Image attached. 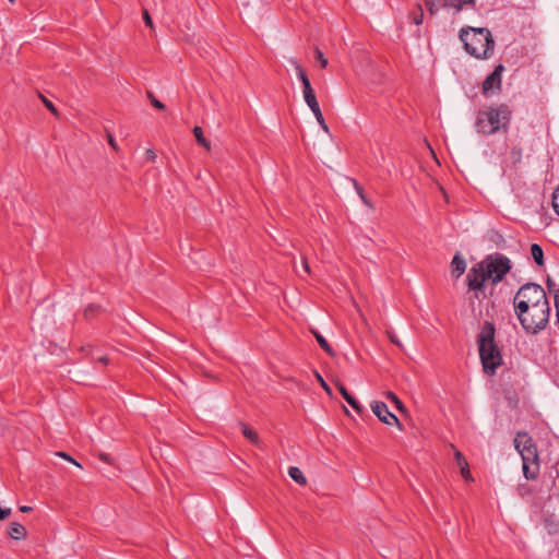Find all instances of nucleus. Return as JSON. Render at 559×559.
I'll return each instance as SVG.
<instances>
[{"label": "nucleus", "instance_id": "21", "mask_svg": "<svg viewBox=\"0 0 559 559\" xmlns=\"http://www.w3.org/2000/svg\"><path fill=\"white\" fill-rule=\"evenodd\" d=\"M240 427H241V430H242V435L250 442H252L253 444L259 447L260 445V440H259L258 432L254 429H252L251 427H249L248 425H246L243 421H240Z\"/></svg>", "mask_w": 559, "mask_h": 559}, {"label": "nucleus", "instance_id": "47", "mask_svg": "<svg viewBox=\"0 0 559 559\" xmlns=\"http://www.w3.org/2000/svg\"><path fill=\"white\" fill-rule=\"evenodd\" d=\"M107 140H108V144H109L114 150H116V151H117V150H118L117 142H116L115 138H114L110 133H108V134H107Z\"/></svg>", "mask_w": 559, "mask_h": 559}, {"label": "nucleus", "instance_id": "37", "mask_svg": "<svg viewBox=\"0 0 559 559\" xmlns=\"http://www.w3.org/2000/svg\"><path fill=\"white\" fill-rule=\"evenodd\" d=\"M142 17H143L145 25L153 29L154 28L153 20L151 17L150 12L146 9L142 10Z\"/></svg>", "mask_w": 559, "mask_h": 559}, {"label": "nucleus", "instance_id": "46", "mask_svg": "<svg viewBox=\"0 0 559 559\" xmlns=\"http://www.w3.org/2000/svg\"><path fill=\"white\" fill-rule=\"evenodd\" d=\"M58 455H59L60 457H63V459H66V460H68V461H70V462H72L74 465H76V466L81 467V465H80V464H79L74 459H72L68 453H66V452H59V453H58Z\"/></svg>", "mask_w": 559, "mask_h": 559}, {"label": "nucleus", "instance_id": "2", "mask_svg": "<svg viewBox=\"0 0 559 559\" xmlns=\"http://www.w3.org/2000/svg\"><path fill=\"white\" fill-rule=\"evenodd\" d=\"M459 37L465 51L477 59H487L493 51L495 40L491 32L486 27H463Z\"/></svg>", "mask_w": 559, "mask_h": 559}, {"label": "nucleus", "instance_id": "32", "mask_svg": "<svg viewBox=\"0 0 559 559\" xmlns=\"http://www.w3.org/2000/svg\"><path fill=\"white\" fill-rule=\"evenodd\" d=\"M39 98L41 99L44 106L55 116L59 117V111L57 107L53 105L51 100H49L47 97H45L43 94H38Z\"/></svg>", "mask_w": 559, "mask_h": 559}, {"label": "nucleus", "instance_id": "44", "mask_svg": "<svg viewBox=\"0 0 559 559\" xmlns=\"http://www.w3.org/2000/svg\"><path fill=\"white\" fill-rule=\"evenodd\" d=\"M316 376H317L318 381H319V382H320V384L322 385V388H323V389H324L329 394H331V389H330V386L328 385V383L323 380V378L321 377V374L317 372V373H316Z\"/></svg>", "mask_w": 559, "mask_h": 559}, {"label": "nucleus", "instance_id": "5", "mask_svg": "<svg viewBox=\"0 0 559 559\" xmlns=\"http://www.w3.org/2000/svg\"><path fill=\"white\" fill-rule=\"evenodd\" d=\"M543 302L549 305V300L544 288L536 283H526L522 285L513 298V308L516 316L527 312L531 307H537Z\"/></svg>", "mask_w": 559, "mask_h": 559}, {"label": "nucleus", "instance_id": "52", "mask_svg": "<svg viewBox=\"0 0 559 559\" xmlns=\"http://www.w3.org/2000/svg\"><path fill=\"white\" fill-rule=\"evenodd\" d=\"M97 361L102 362L103 365H108L109 358L107 356H100L97 358Z\"/></svg>", "mask_w": 559, "mask_h": 559}, {"label": "nucleus", "instance_id": "7", "mask_svg": "<svg viewBox=\"0 0 559 559\" xmlns=\"http://www.w3.org/2000/svg\"><path fill=\"white\" fill-rule=\"evenodd\" d=\"M480 265L485 269L492 286L502 282L506 275L512 270L511 260L499 252L488 254L480 261Z\"/></svg>", "mask_w": 559, "mask_h": 559}, {"label": "nucleus", "instance_id": "41", "mask_svg": "<svg viewBox=\"0 0 559 559\" xmlns=\"http://www.w3.org/2000/svg\"><path fill=\"white\" fill-rule=\"evenodd\" d=\"M145 158L146 160L154 163L157 158V154L155 153L154 150L147 148L145 152Z\"/></svg>", "mask_w": 559, "mask_h": 559}, {"label": "nucleus", "instance_id": "36", "mask_svg": "<svg viewBox=\"0 0 559 559\" xmlns=\"http://www.w3.org/2000/svg\"><path fill=\"white\" fill-rule=\"evenodd\" d=\"M485 289H486L485 285H480L479 287L468 288V290L474 292V298H476V299L486 298Z\"/></svg>", "mask_w": 559, "mask_h": 559}, {"label": "nucleus", "instance_id": "15", "mask_svg": "<svg viewBox=\"0 0 559 559\" xmlns=\"http://www.w3.org/2000/svg\"><path fill=\"white\" fill-rule=\"evenodd\" d=\"M466 270V262L460 255V253L454 254L451 262V273L455 278H459Z\"/></svg>", "mask_w": 559, "mask_h": 559}, {"label": "nucleus", "instance_id": "8", "mask_svg": "<svg viewBox=\"0 0 559 559\" xmlns=\"http://www.w3.org/2000/svg\"><path fill=\"white\" fill-rule=\"evenodd\" d=\"M504 66L499 63L495 67L493 71L486 76L481 85V93L485 96H489L491 93L499 92L502 84V73Z\"/></svg>", "mask_w": 559, "mask_h": 559}, {"label": "nucleus", "instance_id": "13", "mask_svg": "<svg viewBox=\"0 0 559 559\" xmlns=\"http://www.w3.org/2000/svg\"><path fill=\"white\" fill-rule=\"evenodd\" d=\"M514 448L520 453V451H524L528 447H532L535 442L533 441L532 437L528 436L527 432H518L514 440Z\"/></svg>", "mask_w": 559, "mask_h": 559}, {"label": "nucleus", "instance_id": "50", "mask_svg": "<svg viewBox=\"0 0 559 559\" xmlns=\"http://www.w3.org/2000/svg\"><path fill=\"white\" fill-rule=\"evenodd\" d=\"M98 457L103 461V462H106L107 464H110L111 463V460L109 457L108 454L106 453H99Z\"/></svg>", "mask_w": 559, "mask_h": 559}, {"label": "nucleus", "instance_id": "39", "mask_svg": "<svg viewBox=\"0 0 559 559\" xmlns=\"http://www.w3.org/2000/svg\"><path fill=\"white\" fill-rule=\"evenodd\" d=\"M423 19H424V13H423L421 7L419 5L418 7V13H414L413 14V22L416 25H420L423 23Z\"/></svg>", "mask_w": 559, "mask_h": 559}, {"label": "nucleus", "instance_id": "49", "mask_svg": "<svg viewBox=\"0 0 559 559\" xmlns=\"http://www.w3.org/2000/svg\"><path fill=\"white\" fill-rule=\"evenodd\" d=\"M389 337H390V341H391L393 344H395V345H397V346H402V344H401L400 340L397 338V336H396L395 334H393V333H389Z\"/></svg>", "mask_w": 559, "mask_h": 559}, {"label": "nucleus", "instance_id": "25", "mask_svg": "<svg viewBox=\"0 0 559 559\" xmlns=\"http://www.w3.org/2000/svg\"><path fill=\"white\" fill-rule=\"evenodd\" d=\"M475 0H443L442 7H452L459 12L464 5H475Z\"/></svg>", "mask_w": 559, "mask_h": 559}, {"label": "nucleus", "instance_id": "24", "mask_svg": "<svg viewBox=\"0 0 559 559\" xmlns=\"http://www.w3.org/2000/svg\"><path fill=\"white\" fill-rule=\"evenodd\" d=\"M539 471V463L533 465L532 463H523V474L527 480H533L537 477Z\"/></svg>", "mask_w": 559, "mask_h": 559}, {"label": "nucleus", "instance_id": "18", "mask_svg": "<svg viewBox=\"0 0 559 559\" xmlns=\"http://www.w3.org/2000/svg\"><path fill=\"white\" fill-rule=\"evenodd\" d=\"M522 157L523 148L521 144H514L509 152L508 160L510 162V165L516 169L522 162Z\"/></svg>", "mask_w": 559, "mask_h": 559}, {"label": "nucleus", "instance_id": "9", "mask_svg": "<svg viewBox=\"0 0 559 559\" xmlns=\"http://www.w3.org/2000/svg\"><path fill=\"white\" fill-rule=\"evenodd\" d=\"M487 281H490L487 277V273L480 262L469 269L466 282L468 288L479 287L480 285H485Z\"/></svg>", "mask_w": 559, "mask_h": 559}, {"label": "nucleus", "instance_id": "29", "mask_svg": "<svg viewBox=\"0 0 559 559\" xmlns=\"http://www.w3.org/2000/svg\"><path fill=\"white\" fill-rule=\"evenodd\" d=\"M546 286H547L549 294L554 295L555 306H558L559 305V287H557L555 281L550 276H547V278H546Z\"/></svg>", "mask_w": 559, "mask_h": 559}, {"label": "nucleus", "instance_id": "14", "mask_svg": "<svg viewBox=\"0 0 559 559\" xmlns=\"http://www.w3.org/2000/svg\"><path fill=\"white\" fill-rule=\"evenodd\" d=\"M384 395H385V399L393 404V406L400 412V414L404 418L407 419L411 417L408 409L406 408L404 403L399 399V396L395 393H393L392 391H386L384 393Z\"/></svg>", "mask_w": 559, "mask_h": 559}, {"label": "nucleus", "instance_id": "12", "mask_svg": "<svg viewBox=\"0 0 559 559\" xmlns=\"http://www.w3.org/2000/svg\"><path fill=\"white\" fill-rule=\"evenodd\" d=\"M370 406L372 413L377 416L378 419H388V417H390V419H399L396 415L389 411L388 405L384 402L373 401Z\"/></svg>", "mask_w": 559, "mask_h": 559}, {"label": "nucleus", "instance_id": "45", "mask_svg": "<svg viewBox=\"0 0 559 559\" xmlns=\"http://www.w3.org/2000/svg\"><path fill=\"white\" fill-rule=\"evenodd\" d=\"M12 511L10 508H1L0 507V521L9 518Z\"/></svg>", "mask_w": 559, "mask_h": 559}, {"label": "nucleus", "instance_id": "34", "mask_svg": "<svg viewBox=\"0 0 559 559\" xmlns=\"http://www.w3.org/2000/svg\"><path fill=\"white\" fill-rule=\"evenodd\" d=\"M551 205L555 213L559 216V185L557 186L552 193Z\"/></svg>", "mask_w": 559, "mask_h": 559}, {"label": "nucleus", "instance_id": "43", "mask_svg": "<svg viewBox=\"0 0 559 559\" xmlns=\"http://www.w3.org/2000/svg\"><path fill=\"white\" fill-rule=\"evenodd\" d=\"M292 63L294 64V68L296 70V74L297 76L299 78L300 75L307 73L305 71V69L301 67V64H299L296 60L292 61Z\"/></svg>", "mask_w": 559, "mask_h": 559}, {"label": "nucleus", "instance_id": "10", "mask_svg": "<svg viewBox=\"0 0 559 559\" xmlns=\"http://www.w3.org/2000/svg\"><path fill=\"white\" fill-rule=\"evenodd\" d=\"M336 388L340 391L343 399L356 411L358 416L362 417L365 415V408L358 402V400L348 392L346 386L341 381L336 382Z\"/></svg>", "mask_w": 559, "mask_h": 559}, {"label": "nucleus", "instance_id": "53", "mask_svg": "<svg viewBox=\"0 0 559 559\" xmlns=\"http://www.w3.org/2000/svg\"><path fill=\"white\" fill-rule=\"evenodd\" d=\"M31 510H32V507H28V506L20 507V511L23 513L29 512Z\"/></svg>", "mask_w": 559, "mask_h": 559}, {"label": "nucleus", "instance_id": "54", "mask_svg": "<svg viewBox=\"0 0 559 559\" xmlns=\"http://www.w3.org/2000/svg\"><path fill=\"white\" fill-rule=\"evenodd\" d=\"M556 308V316H557V323L559 324V305L558 306H555Z\"/></svg>", "mask_w": 559, "mask_h": 559}, {"label": "nucleus", "instance_id": "48", "mask_svg": "<svg viewBox=\"0 0 559 559\" xmlns=\"http://www.w3.org/2000/svg\"><path fill=\"white\" fill-rule=\"evenodd\" d=\"M302 269L307 274H310V266L306 258H301Z\"/></svg>", "mask_w": 559, "mask_h": 559}, {"label": "nucleus", "instance_id": "4", "mask_svg": "<svg viewBox=\"0 0 559 559\" xmlns=\"http://www.w3.org/2000/svg\"><path fill=\"white\" fill-rule=\"evenodd\" d=\"M524 377L518 370L506 368L500 373V391L506 406L516 413L520 409L521 393L524 391Z\"/></svg>", "mask_w": 559, "mask_h": 559}, {"label": "nucleus", "instance_id": "31", "mask_svg": "<svg viewBox=\"0 0 559 559\" xmlns=\"http://www.w3.org/2000/svg\"><path fill=\"white\" fill-rule=\"evenodd\" d=\"M487 237L491 242L496 243L498 247L504 246L506 240L499 231L490 230Z\"/></svg>", "mask_w": 559, "mask_h": 559}, {"label": "nucleus", "instance_id": "26", "mask_svg": "<svg viewBox=\"0 0 559 559\" xmlns=\"http://www.w3.org/2000/svg\"><path fill=\"white\" fill-rule=\"evenodd\" d=\"M288 475L290 476V478L293 480H295L297 484L299 485H306L307 484V479L305 477V475L302 474V472L300 471V468L296 467V466H290L288 468Z\"/></svg>", "mask_w": 559, "mask_h": 559}, {"label": "nucleus", "instance_id": "17", "mask_svg": "<svg viewBox=\"0 0 559 559\" xmlns=\"http://www.w3.org/2000/svg\"><path fill=\"white\" fill-rule=\"evenodd\" d=\"M520 455L522 457L523 463H532L533 465H537V463H539L538 451L535 443L532 447L525 449L524 451H520Z\"/></svg>", "mask_w": 559, "mask_h": 559}, {"label": "nucleus", "instance_id": "56", "mask_svg": "<svg viewBox=\"0 0 559 559\" xmlns=\"http://www.w3.org/2000/svg\"><path fill=\"white\" fill-rule=\"evenodd\" d=\"M8 1L11 2V3L15 2V0H8Z\"/></svg>", "mask_w": 559, "mask_h": 559}, {"label": "nucleus", "instance_id": "38", "mask_svg": "<svg viewBox=\"0 0 559 559\" xmlns=\"http://www.w3.org/2000/svg\"><path fill=\"white\" fill-rule=\"evenodd\" d=\"M436 0H425V4L431 15L438 12V7L436 5Z\"/></svg>", "mask_w": 559, "mask_h": 559}, {"label": "nucleus", "instance_id": "6", "mask_svg": "<svg viewBox=\"0 0 559 559\" xmlns=\"http://www.w3.org/2000/svg\"><path fill=\"white\" fill-rule=\"evenodd\" d=\"M550 316V305L544 306L543 302L537 307H531V309L522 313L521 316H516L523 330L527 334H538L543 331L548 322Z\"/></svg>", "mask_w": 559, "mask_h": 559}, {"label": "nucleus", "instance_id": "16", "mask_svg": "<svg viewBox=\"0 0 559 559\" xmlns=\"http://www.w3.org/2000/svg\"><path fill=\"white\" fill-rule=\"evenodd\" d=\"M8 535L15 540H21L26 538L27 531L22 524L12 522L8 527Z\"/></svg>", "mask_w": 559, "mask_h": 559}, {"label": "nucleus", "instance_id": "3", "mask_svg": "<svg viewBox=\"0 0 559 559\" xmlns=\"http://www.w3.org/2000/svg\"><path fill=\"white\" fill-rule=\"evenodd\" d=\"M512 111L507 104L479 110L476 118V130L484 135H491L502 131L507 133Z\"/></svg>", "mask_w": 559, "mask_h": 559}, {"label": "nucleus", "instance_id": "27", "mask_svg": "<svg viewBox=\"0 0 559 559\" xmlns=\"http://www.w3.org/2000/svg\"><path fill=\"white\" fill-rule=\"evenodd\" d=\"M298 79L300 80V82L302 84L304 98L316 94L311 86V83H310V80H309L307 73L300 75Z\"/></svg>", "mask_w": 559, "mask_h": 559}, {"label": "nucleus", "instance_id": "40", "mask_svg": "<svg viewBox=\"0 0 559 559\" xmlns=\"http://www.w3.org/2000/svg\"><path fill=\"white\" fill-rule=\"evenodd\" d=\"M454 457H455V461H456V463H457V465L460 467H462L463 465L467 464L466 459L464 457V455L460 451H455Z\"/></svg>", "mask_w": 559, "mask_h": 559}, {"label": "nucleus", "instance_id": "35", "mask_svg": "<svg viewBox=\"0 0 559 559\" xmlns=\"http://www.w3.org/2000/svg\"><path fill=\"white\" fill-rule=\"evenodd\" d=\"M314 58L320 63L321 68H326L328 59L318 47L314 49Z\"/></svg>", "mask_w": 559, "mask_h": 559}, {"label": "nucleus", "instance_id": "55", "mask_svg": "<svg viewBox=\"0 0 559 559\" xmlns=\"http://www.w3.org/2000/svg\"><path fill=\"white\" fill-rule=\"evenodd\" d=\"M344 408V412L346 413L347 416H349V412L347 408L343 407Z\"/></svg>", "mask_w": 559, "mask_h": 559}, {"label": "nucleus", "instance_id": "42", "mask_svg": "<svg viewBox=\"0 0 559 559\" xmlns=\"http://www.w3.org/2000/svg\"><path fill=\"white\" fill-rule=\"evenodd\" d=\"M461 474L466 480H472V475L468 468V463L461 467Z\"/></svg>", "mask_w": 559, "mask_h": 559}, {"label": "nucleus", "instance_id": "20", "mask_svg": "<svg viewBox=\"0 0 559 559\" xmlns=\"http://www.w3.org/2000/svg\"><path fill=\"white\" fill-rule=\"evenodd\" d=\"M311 333L313 334L314 338L317 340L320 347L331 357H335L336 353L332 348V346L329 344V342L323 337L317 330H311Z\"/></svg>", "mask_w": 559, "mask_h": 559}, {"label": "nucleus", "instance_id": "51", "mask_svg": "<svg viewBox=\"0 0 559 559\" xmlns=\"http://www.w3.org/2000/svg\"><path fill=\"white\" fill-rule=\"evenodd\" d=\"M383 423L388 424V425H395L400 430L404 429L403 421H383Z\"/></svg>", "mask_w": 559, "mask_h": 559}, {"label": "nucleus", "instance_id": "19", "mask_svg": "<svg viewBox=\"0 0 559 559\" xmlns=\"http://www.w3.org/2000/svg\"><path fill=\"white\" fill-rule=\"evenodd\" d=\"M531 255L538 267L545 266L544 250L540 245L532 243L530 248Z\"/></svg>", "mask_w": 559, "mask_h": 559}, {"label": "nucleus", "instance_id": "22", "mask_svg": "<svg viewBox=\"0 0 559 559\" xmlns=\"http://www.w3.org/2000/svg\"><path fill=\"white\" fill-rule=\"evenodd\" d=\"M544 528L550 535L559 533V520L555 516H546L543 521Z\"/></svg>", "mask_w": 559, "mask_h": 559}, {"label": "nucleus", "instance_id": "28", "mask_svg": "<svg viewBox=\"0 0 559 559\" xmlns=\"http://www.w3.org/2000/svg\"><path fill=\"white\" fill-rule=\"evenodd\" d=\"M102 311V306L97 304H90L84 309L83 316L86 320L95 318Z\"/></svg>", "mask_w": 559, "mask_h": 559}, {"label": "nucleus", "instance_id": "23", "mask_svg": "<svg viewBox=\"0 0 559 559\" xmlns=\"http://www.w3.org/2000/svg\"><path fill=\"white\" fill-rule=\"evenodd\" d=\"M195 141L199 145L204 147L206 151L211 150V142L204 136L203 130L201 127L195 126L192 130Z\"/></svg>", "mask_w": 559, "mask_h": 559}, {"label": "nucleus", "instance_id": "1", "mask_svg": "<svg viewBox=\"0 0 559 559\" xmlns=\"http://www.w3.org/2000/svg\"><path fill=\"white\" fill-rule=\"evenodd\" d=\"M476 344L484 374L493 377L504 360L502 349L496 341V326L491 321H485L476 336Z\"/></svg>", "mask_w": 559, "mask_h": 559}, {"label": "nucleus", "instance_id": "30", "mask_svg": "<svg viewBox=\"0 0 559 559\" xmlns=\"http://www.w3.org/2000/svg\"><path fill=\"white\" fill-rule=\"evenodd\" d=\"M353 183H354V187H355L358 195L360 197L361 201L364 202V204H366L370 209H373V205H372L371 201L365 194L364 187L357 180H355V179H353Z\"/></svg>", "mask_w": 559, "mask_h": 559}, {"label": "nucleus", "instance_id": "33", "mask_svg": "<svg viewBox=\"0 0 559 559\" xmlns=\"http://www.w3.org/2000/svg\"><path fill=\"white\" fill-rule=\"evenodd\" d=\"M147 97H148V99H150V102H151V105H152L154 108H156V109H158V110H165V109H166L165 104H164V103H162L160 100H158V99L154 96V94H153L152 92H147Z\"/></svg>", "mask_w": 559, "mask_h": 559}, {"label": "nucleus", "instance_id": "11", "mask_svg": "<svg viewBox=\"0 0 559 559\" xmlns=\"http://www.w3.org/2000/svg\"><path fill=\"white\" fill-rule=\"evenodd\" d=\"M306 104L309 106V108L311 109V111L313 112L318 123L320 124V127L325 131V132H329V127L324 120V117L322 115V111L320 109V106H319V103L317 100V96L316 94L313 95H310L306 98H304Z\"/></svg>", "mask_w": 559, "mask_h": 559}]
</instances>
